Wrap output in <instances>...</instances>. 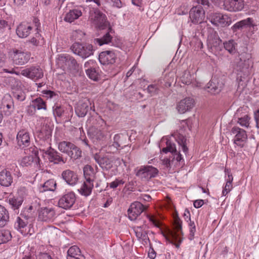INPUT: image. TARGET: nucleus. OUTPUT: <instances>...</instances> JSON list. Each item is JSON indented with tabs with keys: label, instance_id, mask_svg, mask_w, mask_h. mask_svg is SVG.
Returning <instances> with one entry per match:
<instances>
[{
	"label": "nucleus",
	"instance_id": "1",
	"mask_svg": "<svg viewBox=\"0 0 259 259\" xmlns=\"http://www.w3.org/2000/svg\"><path fill=\"white\" fill-rule=\"evenodd\" d=\"M53 130L52 126L46 123L44 124L40 130L37 132L36 141L39 146V148L50 147L51 145Z\"/></svg>",
	"mask_w": 259,
	"mask_h": 259
},
{
	"label": "nucleus",
	"instance_id": "2",
	"mask_svg": "<svg viewBox=\"0 0 259 259\" xmlns=\"http://www.w3.org/2000/svg\"><path fill=\"white\" fill-rule=\"evenodd\" d=\"M72 52L82 59H86L93 55V46L89 44L74 42L71 47Z\"/></svg>",
	"mask_w": 259,
	"mask_h": 259
},
{
	"label": "nucleus",
	"instance_id": "3",
	"mask_svg": "<svg viewBox=\"0 0 259 259\" xmlns=\"http://www.w3.org/2000/svg\"><path fill=\"white\" fill-rule=\"evenodd\" d=\"M222 39L217 32L212 31L207 37V46L209 50L215 55L219 54L223 49Z\"/></svg>",
	"mask_w": 259,
	"mask_h": 259
},
{
	"label": "nucleus",
	"instance_id": "4",
	"mask_svg": "<svg viewBox=\"0 0 259 259\" xmlns=\"http://www.w3.org/2000/svg\"><path fill=\"white\" fill-rule=\"evenodd\" d=\"M158 170L151 165L142 166L137 170L136 175L143 181H148L158 174Z\"/></svg>",
	"mask_w": 259,
	"mask_h": 259
},
{
	"label": "nucleus",
	"instance_id": "5",
	"mask_svg": "<svg viewBox=\"0 0 259 259\" xmlns=\"http://www.w3.org/2000/svg\"><path fill=\"white\" fill-rule=\"evenodd\" d=\"M239 61L237 63L236 70L239 72L237 73V80L239 84L243 85V83L246 77L248 74L249 59L242 60L241 58H239Z\"/></svg>",
	"mask_w": 259,
	"mask_h": 259
},
{
	"label": "nucleus",
	"instance_id": "6",
	"mask_svg": "<svg viewBox=\"0 0 259 259\" xmlns=\"http://www.w3.org/2000/svg\"><path fill=\"white\" fill-rule=\"evenodd\" d=\"M39 150L48 155V158L51 162L54 164H64L66 161V159L64 158L56 150L52 148L51 146L45 148H39Z\"/></svg>",
	"mask_w": 259,
	"mask_h": 259
},
{
	"label": "nucleus",
	"instance_id": "7",
	"mask_svg": "<svg viewBox=\"0 0 259 259\" xmlns=\"http://www.w3.org/2000/svg\"><path fill=\"white\" fill-rule=\"evenodd\" d=\"M210 22L215 26H229L231 22L230 18L226 14L212 12L209 14Z\"/></svg>",
	"mask_w": 259,
	"mask_h": 259
},
{
	"label": "nucleus",
	"instance_id": "8",
	"mask_svg": "<svg viewBox=\"0 0 259 259\" xmlns=\"http://www.w3.org/2000/svg\"><path fill=\"white\" fill-rule=\"evenodd\" d=\"M10 55L13 63L18 65H22L26 63L29 61L30 56L29 53L17 49L13 50Z\"/></svg>",
	"mask_w": 259,
	"mask_h": 259
},
{
	"label": "nucleus",
	"instance_id": "9",
	"mask_svg": "<svg viewBox=\"0 0 259 259\" xmlns=\"http://www.w3.org/2000/svg\"><path fill=\"white\" fill-rule=\"evenodd\" d=\"M76 201V196L74 192H68L63 194L59 199V207L65 209H70Z\"/></svg>",
	"mask_w": 259,
	"mask_h": 259
},
{
	"label": "nucleus",
	"instance_id": "10",
	"mask_svg": "<svg viewBox=\"0 0 259 259\" xmlns=\"http://www.w3.org/2000/svg\"><path fill=\"white\" fill-rule=\"evenodd\" d=\"M20 74L31 79L36 80L44 76L42 69L38 67L31 66L21 70Z\"/></svg>",
	"mask_w": 259,
	"mask_h": 259
},
{
	"label": "nucleus",
	"instance_id": "11",
	"mask_svg": "<svg viewBox=\"0 0 259 259\" xmlns=\"http://www.w3.org/2000/svg\"><path fill=\"white\" fill-rule=\"evenodd\" d=\"M189 17L193 23H201L205 17L204 11L201 6H193L190 11Z\"/></svg>",
	"mask_w": 259,
	"mask_h": 259
},
{
	"label": "nucleus",
	"instance_id": "12",
	"mask_svg": "<svg viewBox=\"0 0 259 259\" xmlns=\"http://www.w3.org/2000/svg\"><path fill=\"white\" fill-rule=\"evenodd\" d=\"M244 6L243 0H224L222 8L229 12L241 11Z\"/></svg>",
	"mask_w": 259,
	"mask_h": 259
},
{
	"label": "nucleus",
	"instance_id": "13",
	"mask_svg": "<svg viewBox=\"0 0 259 259\" xmlns=\"http://www.w3.org/2000/svg\"><path fill=\"white\" fill-rule=\"evenodd\" d=\"M145 207L140 202L132 203L127 210L128 218L131 221L135 220L145 209Z\"/></svg>",
	"mask_w": 259,
	"mask_h": 259
},
{
	"label": "nucleus",
	"instance_id": "14",
	"mask_svg": "<svg viewBox=\"0 0 259 259\" xmlns=\"http://www.w3.org/2000/svg\"><path fill=\"white\" fill-rule=\"evenodd\" d=\"M92 109L89 99H84L80 101L75 109L76 114L79 117H84L88 112Z\"/></svg>",
	"mask_w": 259,
	"mask_h": 259
},
{
	"label": "nucleus",
	"instance_id": "15",
	"mask_svg": "<svg viewBox=\"0 0 259 259\" xmlns=\"http://www.w3.org/2000/svg\"><path fill=\"white\" fill-rule=\"evenodd\" d=\"M60 60L62 61L66 67L71 71H77L79 65L74 58L68 54H62L60 56Z\"/></svg>",
	"mask_w": 259,
	"mask_h": 259
},
{
	"label": "nucleus",
	"instance_id": "16",
	"mask_svg": "<svg viewBox=\"0 0 259 259\" xmlns=\"http://www.w3.org/2000/svg\"><path fill=\"white\" fill-rule=\"evenodd\" d=\"M93 23L100 29H104L107 25L106 16L99 10H96L94 15L91 16Z\"/></svg>",
	"mask_w": 259,
	"mask_h": 259
},
{
	"label": "nucleus",
	"instance_id": "17",
	"mask_svg": "<svg viewBox=\"0 0 259 259\" xmlns=\"http://www.w3.org/2000/svg\"><path fill=\"white\" fill-rule=\"evenodd\" d=\"M231 133L232 134L235 135L234 143L241 147H243L247 138L246 132L239 127L235 126L232 128Z\"/></svg>",
	"mask_w": 259,
	"mask_h": 259
},
{
	"label": "nucleus",
	"instance_id": "18",
	"mask_svg": "<svg viewBox=\"0 0 259 259\" xmlns=\"http://www.w3.org/2000/svg\"><path fill=\"white\" fill-rule=\"evenodd\" d=\"M174 225L176 232L171 231L168 232V237L171 240V243L177 240L179 232L182 233V221L178 214L174 217Z\"/></svg>",
	"mask_w": 259,
	"mask_h": 259
},
{
	"label": "nucleus",
	"instance_id": "19",
	"mask_svg": "<svg viewBox=\"0 0 259 259\" xmlns=\"http://www.w3.org/2000/svg\"><path fill=\"white\" fill-rule=\"evenodd\" d=\"M116 59V56L114 52L111 51L102 52L99 55V60L103 65L114 64Z\"/></svg>",
	"mask_w": 259,
	"mask_h": 259
},
{
	"label": "nucleus",
	"instance_id": "20",
	"mask_svg": "<svg viewBox=\"0 0 259 259\" xmlns=\"http://www.w3.org/2000/svg\"><path fill=\"white\" fill-rule=\"evenodd\" d=\"M194 105V100L191 98L188 97L181 100L178 103L177 109L180 113L183 114L190 111L193 107Z\"/></svg>",
	"mask_w": 259,
	"mask_h": 259
},
{
	"label": "nucleus",
	"instance_id": "21",
	"mask_svg": "<svg viewBox=\"0 0 259 259\" xmlns=\"http://www.w3.org/2000/svg\"><path fill=\"white\" fill-rule=\"evenodd\" d=\"M94 159L103 170H108L112 167L113 159L111 156H105L101 157L96 154Z\"/></svg>",
	"mask_w": 259,
	"mask_h": 259
},
{
	"label": "nucleus",
	"instance_id": "22",
	"mask_svg": "<svg viewBox=\"0 0 259 259\" xmlns=\"http://www.w3.org/2000/svg\"><path fill=\"white\" fill-rule=\"evenodd\" d=\"M55 211L52 208H41L38 211V219L44 222L52 221L55 217Z\"/></svg>",
	"mask_w": 259,
	"mask_h": 259
},
{
	"label": "nucleus",
	"instance_id": "23",
	"mask_svg": "<svg viewBox=\"0 0 259 259\" xmlns=\"http://www.w3.org/2000/svg\"><path fill=\"white\" fill-rule=\"evenodd\" d=\"M32 27L29 23H21L17 27L16 32L18 36L20 38H26L30 33Z\"/></svg>",
	"mask_w": 259,
	"mask_h": 259
},
{
	"label": "nucleus",
	"instance_id": "24",
	"mask_svg": "<svg viewBox=\"0 0 259 259\" xmlns=\"http://www.w3.org/2000/svg\"><path fill=\"white\" fill-rule=\"evenodd\" d=\"M61 176L63 179L69 185H75L78 181L77 174L70 169L64 170Z\"/></svg>",
	"mask_w": 259,
	"mask_h": 259
},
{
	"label": "nucleus",
	"instance_id": "25",
	"mask_svg": "<svg viewBox=\"0 0 259 259\" xmlns=\"http://www.w3.org/2000/svg\"><path fill=\"white\" fill-rule=\"evenodd\" d=\"M17 140L19 146L23 147H28L30 145V140L29 133L25 130L20 131L17 135Z\"/></svg>",
	"mask_w": 259,
	"mask_h": 259
},
{
	"label": "nucleus",
	"instance_id": "26",
	"mask_svg": "<svg viewBox=\"0 0 259 259\" xmlns=\"http://www.w3.org/2000/svg\"><path fill=\"white\" fill-rule=\"evenodd\" d=\"M34 22L35 23V29L37 32L35 35L29 40V42L35 46H42L45 44V40L38 32L40 23H39V20L37 19H34Z\"/></svg>",
	"mask_w": 259,
	"mask_h": 259
},
{
	"label": "nucleus",
	"instance_id": "27",
	"mask_svg": "<svg viewBox=\"0 0 259 259\" xmlns=\"http://www.w3.org/2000/svg\"><path fill=\"white\" fill-rule=\"evenodd\" d=\"M223 84L216 79H212L207 84V92L211 94H219L223 88Z\"/></svg>",
	"mask_w": 259,
	"mask_h": 259
},
{
	"label": "nucleus",
	"instance_id": "28",
	"mask_svg": "<svg viewBox=\"0 0 259 259\" xmlns=\"http://www.w3.org/2000/svg\"><path fill=\"white\" fill-rule=\"evenodd\" d=\"M13 183L11 173L5 169L0 172V185L4 187H9Z\"/></svg>",
	"mask_w": 259,
	"mask_h": 259
},
{
	"label": "nucleus",
	"instance_id": "29",
	"mask_svg": "<svg viewBox=\"0 0 259 259\" xmlns=\"http://www.w3.org/2000/svg\"><path fill=\"white\" fill-rule=\"evenodd\" d=\"M81 15L82 11L81 8H74L69 10V11L66 13L64 20L66 22L71 23L75 20L77 19Z\"/></svg>",
	"mask_w": 259,
	"mask_h": 259
},
{
	"label": "nucleus",
	"instance_id": "30",
	"mask_svg": "<svg viewBox=\"0 0 259 259\" xmlns=\"http://www.w3.org/2000/svg\"><path fill=\"white\" fill-rule=\"evenodd\" d=\"M67 259H84L80 249L76 245L70 247L67 251Z\"/></svg>",
	"mask_w": 259,
	"mask_h": 259
},
{
	"label": "nucleus",
	"instance_id": "31",
	"mask_svg": "<svg viewBox=\"0 0 259 259\" xmlns=\"http://www.w3.org/2000/svg\"><path fill=\"white\" fill-rule=\"evenodd\" d=\"M253 18H247L245 19L242 20L235 23L232 27L233 32L236 31L238 29H242L245 27H248L250 24H252Z\"/></svg>",
	"mask_w": 259,
	"mask_h": 259
},
{
	"label": "nucleus",
	"instance_id": "32",
	"mask_svg": "<svg viewBox=\"0 0 259 259\" xmlns=\"http://www.w3.org/2000/svg\"><path fill=\"white\" fill-rule=\"evenodd\" d=\"M88 135L95 141L102 140L104 137L105 133L100 128L92 127L88 131Z\"/></svg>",
	"mask_w": 259,
	"mask_h": 259
},
{
	"label": "nucleus",
	"instance_id": "33",
	"mask_svg": "<svg viewBox=\"0 0 259 259\" xmlns=\"http://www.w3.org/2000/svg\"><path fill=\"white\" fill-rule=\"evenodd\" d=\"M74 144L67 141H62L58 143V148L60 151L69 155L71 149H73Z\"/></svg>",
	"mask_w": 259,
	"mask_h": 259
},
{
	"label": "nucleus",
	"instance_id": "34",
	"mask_svg": "<svg viewBox=\"0 0 259 259\" xmlns=\"http://www.w3.org/2000/svg\"><path fill=\"white\" fill-rule=\"evenodd\" d=\"M83 170L85 181L93 183L95 179V172L93 167L90 165H86Z\"/></svg>",
	"mask_w": 259,
	"mask_h": 259
},
{
	"label": "nucleus",
	"instance_id": "35",
	"mask_svg": "<svg viewBox=\"0 0 259 259\" xmlns=\"http://www.w3.org/2000/svg\"><path fill=\"white\" fill-rule=\"evenodd\" d=\"M225 49L230 54L234 55L237 52V44L234 39H230L223 42Z\"/></svg>",
	"mask_w": 259,
	"mask_h": 259
},
{
	"label": "nucleus",
	"instance_id": "36",
	"mask_svg": "<svg viewBox=\"0 0 259 259\" xmlns=\"http://www.w3.org/2000/svg\"><path fill=\"white\" fill-rule=\"evenodd\" d=\"M9 220V213L7 209L0 204V228L5 227Z\"/></svg>",
	"mask_w": 259,
	"mask_h": 259
},
{
	"label": "nucleus",
	"instance_id": "37",
	"mask_svg": "<svg viewBox=\"0 0 259 259\" xmlns=\"http://www.w3.org/2000/svg\"><path fill=\"white\" fill-rule=\"evenodd\" d=\"M28 222L24 221L20 217H17L14 224V228L20 232L22 234L27 233L26 228Z\"/></svg>",
	"mask_w": 259,
	"mask_h": 259
},
{
	"label": "nucleus",
	"instance_id": "38",
	"mask_svg": "<svg viewBox=\"0 0 259 259\" xmlns=\"http://www.w3.org/2000/svg\"><path fill=\"white\" fill-rule=\"evenodd\" d=\"M93 186V183L85 181L78 189V191L82 195L88 196L91 194Z\"/></svg>",
	"mask_w": 259,
	"mask_h": 259
},
{
	"label": "nucleus",
	"instance_id": "39",
	"mask_svg": "<svg viewBox=\"0 0 259 259\" xmlns=\"http://www.w3.org/2000/svg\"><path fill=\"white\" fill-rule=\"evenodd\" d=\"M56 187V182L53 179H50L40 187L39 191L40 192H44L47 191H54L55 190Z\"/></svg>",
	"mask_w": 259,
	"mask_h": 259
},
{
	"label": "nucleus",
	"instance_id": "40",
	"mask_svg": "<svg viewBox=\"0 0 259 259\" xmlns=\"http://www.w3.org/2000/svg\"><path fill=\"white\" fill-rule=\"evenodd\" d=\"M85 71L87 75L90 79L95 81L98 80L99 75V68L98 67L94 65L86 69Z\"/></svg>",
	"mask_w": 259,
	"mask_h": 259
},
{
	"label": "nucleus",
	"instance_id": "41",
	"mask_svg": "<svg viewBox=\"0 0 259 259\" xmlns=\"http://www.w3.org/2000/svg\"><path fill=\"white\" fill-rule=\"evenodd\" d=\"M31 102L33 105L36 110H44L47 109V106L46 102L40 97H37L36 98L33 99Z\"/></svg>",
	"mask_w": 259,
	"mask_h": 259
},
{
	"label": "nucleus",
	"instance_id": "42",
	"mask_svg": "<svg viewBox=\"0 0 259 259\" xmlns=\"http://www.w3.org/2000/svg\"><path fill=\"white\" fill-rule=\"evenodd\" d=\"M241 110L240 109L237 110L235 114V118H237V122L241 126L247 127L249 126V117L247 114L240 117L239 113Z\"/></svg>",
	"mask_w": 259,
	"mask_h": 259
},
{
	"label": "nucleus",
	"instance_id": "43",
	"mask_svg": "<svg viewBox=\"0 0 259 259\" xmlns=\"http://www.w3.org/2000/svg\"><path fill=\"white\" fill-rule=\"evenodd\" d=\"M11 232L6 229L0 230V245L8 242L12 239Z\"/></svg>",
	"mask_w": 259,
	"mask_h": 259
},
{
	"label": "nucleus",
	"instance_id": "44",
	"mask_svg": "<svg viewBox=\"0 0 259 259\" xmlns=\"http://www.w3.org/2000/svg\"><path fill=\"white\" fill-rule=\"evenodd\" d=\"M112 37L110 34L109 32L106 33L103 37L99 38H95L94 39V43L96 45H98L99 46H101L104 44H107L109 43Z\"/></svg>",
	"mask_w": 259,
	"mask_h": 259
},
{
	"label": "nucleus",
	"instance_id": "45",
	"mask_svg": "<svg viewBox=\"0 0 259 259\" xmlns=\"http://www.w3.org/2000/svg\"><path fill=\"white\" fill-rule=\"evenodd\" d=\"M23 202V199L18 198L17 196L10 198L9 199V203L11 206V208L14 210L18 209L21 206Z\"/></svg>",
	"mask_w": 259,
	"mask_h": 259
},
{
	"label": "nucleus",
	"instance_id": "46",
	"mask_svg": "<svg viewBox=\"0 0 259 259\" xmlns=\"http://www.w3.org/2000/svg\"><path fill=\"white\" fill-rule=\"evenodd\" d=\"M11 29V23L6 20L0 18V33H8Z\"/></svg>",
	"mask_w": 259,
	"mask_h": 259
},
{
	"label": "nucleus",
	"instance_id": "47",
	"mask_svg": "<svg viewBox=\"0 0 259 259\" xmlns=\"http://www.w3.org/2000/svg\"><path fill=\"white\" fill-rule=\"evenodd\" d=\"M6 98L8 99L9 100V104H6L5 102L2 104L1 108H2L5 111H8V114H10L12 111L14 107L13 99L10 95H6Z\"/></svg>",
	"mask_w": 259,
	"mask_h": 259
},
{
	"label": "nucleus",
	"instance_id": "48",
	"mask_svg": "<svg viewBox=\"0 0 259 259\" xmlns=\"http://www.w3.org/2000/svg\"><path fill=\"white\" fill-rule=\"evenodd\" d=\"M143 228H144L143 226L138 227L137 230L135 231L136 235L139 239H142L145 241V242H147V241H149V239L146 231L143 230Z\"/></svg>",
	"mask_w": 259,
	"mask_h": 259
},
{
	"label": "nucleus",
	"instance_id": "49",
	"mask_svg": "<svg viewBox=\"0 0 259 259\" xmlns=\"http://www.w3.org/2000/svg\"><path fill=\"white\" fill-rule=\"evenodd\" d=\"M166 147L163 148L162 151L164 153H167L168 152H170L171 154L176 152L177 150L176 145L174 143H172L170 140H168L166 142Z\"/></svg>",
	"mask_w": 259,
	"mask_h": 259
},
{
	"label": "nucleus",
	"instance_id": "50",
	"mask_svg": "<svg viewBox=\"0 0 259 259\" xmlns=\"http://www.w3.org/2000/svg\"><path fill=\"white\" fill-rule=\"evenodd\" d=\"M193 79V77L188 71H185L181 77V81L183 83L190 84Z\"/></svg>",
	"mask_w": 259,
	"mask_h": 259
},
{
	"label": "nucleus",
	"instance_id": "51",
	"mask_svg": "<svg viewBox=\"0 0 259 259\" xmlns=\"http://www.w3.org/2000/svg\"><path fill=\"white\" fill-rule=\"evenodd\" d=\"M177 141L182 147L183 151L186 154L188 151V148L186 146V138L182 135H180L178 137Z\"/></svg>",
	"mask_w": 259,
	"mask_h": 259
},
{
	"label": "nucleus",
	"instance_id": "52",
	"mask_svg": "<svg viewBox=\"0 0 259 259\" xmlns=\"http://www.w3.org/2000/svg\"><path fill=\"white\" fill-rule=\"evenodd\" d=\"M147 91L151 96H153L159 93L160 91L159 87L157 84H151L148 86Z\"/></svg>",
	"mask_w": 259,
	"mask_h": 259
},
{
	"label": "nucleus",
	"instance_id": "53",
	"mask_svg": "<svg viewBox=\"0 0 259 259\" xmlns=\"http://www.w3.org/2000/svg\"><path fill=\"white\" fill-rule=\"evenodd\" d=\"M13 97L18 101H23L26 99V94L21 90H17L13 93Z\"/></svg>",
	"mask_w": 259,
	"mask_h": 259
},
{
	"label": "nucleus",
	"instance_id": "54",
	"mask_svg": "<svg viewBox=\"0 0 259 259\" xmlns=\"http://www.w3.org/2000/svg\"><path fill=\"white\" fill-rule=\"evenodd\" d=\"M71 152L69 155L71 158L77 159L81 157L82 153L81 150L75 145L73 149H71Z\"/></svg>",
	"mask_w": 259,
	"mask_h": 259
},
{
	"label": "nucleus",
	"instance_id": "55",
	"mask_svg": "<svg viewBox=\"0 0 259 259\" xmlns=\"http://www.w3.org/2000/svg\"><path fill=\"white\" fill-rule=\"evenodd\" d=\"M42 93L45 95L46 97L50 99L57 100L59 98V95L57 93L50 90H44Z\"/></svg>",
	"mask_w": 259,
	"mask_h": 259
},
{
	"label": "nucleus",
	"instance_id": "56",
	"mask_svg": "<svg viewBox=\"0 0 259 259\" xmlns=\"http://www.w3.org/2000/svg\"><path fill=\"white\" fill-rule=\"evenodd\" d=\"M33 161V156H26L21 160V164L23 166H27L30 165Z\"/></svg>",
	"mask_w": 259,
	"mask_h": 259
},
{
	"label": "nucleus",
	"instance_id": "57",
	"mask_svg": "<svg viewBox=\"0 0 259 259\" xmlns=\"http://www.w3.org/2000/svg\"><path fill=\"white\" fill-rule=\"evenodd\" d=\"M18 198H24L28 195V190L26 188L24 187H21L18 190Z\"/></svg>",
	"mask_w": 259,
	"mask_h": 259
},
{
	"label": "nucleus",
	"instance_id": "58",
	"mask_svg": "<svg viewBox=\"0 0 259 259\" xmlns=\"http://www.w3.org/2000/svg\"><path fill=\"white\" fill-rule=\"evenodd\" d=\"M189 226L190 230L189 239L192 240L194 238V234L196 232V227L194 222L190 221L189 224Z\"/></svg>",
	"mask_w": 259,
	"mask_h": 259
},
{
	"label": "nucleus",
	"instance_id": "59",
	"mask_svg": "<svg viewBox=\"0 0 259 259\" xmlns=\"http://www.w3.org/2000/svg\"><path fill=\"white\" fill-rule=\"evenodd\" d=\"M194 3H197L203 6L205 9H208L212 7L208 0H194Z\"/></svg>",
	"mask_w": 259,
	"mask_h": 259
},
{
	"label": "nucleus",
	"instance_id": "60",
	"mask_svg": "<svg viewBox=\"0 0 259 259\" xmlns=\"http://www.w3.org/2000/svg\"><path fill=\"white\" fill-rule=\"evenodd\" d=\"M36 109L34 107L33 105L30 102V105L27 106L26 107V111L28 115L32 116L35 114L36 112Z\"/></svg>",
	"mask_w": 259,
	"mask_h": 259
},
{
	"label": "nucleus",
	"instance_id": "61",
	"mask_svg": "<svg viewBox=\"0 0 259 259\" xmlns=\"http://www.w3.org/2000/svg\"><path fill=\"white\" fill-rule=\"evenodd\" d=\"M233 188L232 184L226 183L222 191V196H225Z\"/></svg>",
	"mask_w": 259,
	"mask_h": 259
},
{
	"label": "nucleus",
	"instance_id": "62",
	"mask_svg": "<svg viewBox=\"0 0 259 259\" xmlns=\"http://www.w3.org/2000/svg\"><path fill=\"white\" fill-rule=\"evenodd\" d=\"M120 138V136L119 134H116L113 138V143L111 147H113L115 150H117L118 148L120 147L119 141Z\"/></svg>",
	"mask_w": 259,
	"mask_h": 259
},
{
	"label": "nucleus",
	"instance_id": "63",
	"mask_svg": "<svg viewBox=\"0 0 259 259\" xmlns=\"http://www.w3.org/2000/svg\"><path fill=\"white\" fill-rule=\"evenodd\" d=\"M172 160H173L174 162L175 160H176L177 162H179L180 163L181 162H183L184 161L182 155L179 152H177V151H176V152L174 153L173 154H172Z\"/></svg>",
	"mask_w": 259,
	"mask_h": 259
},
{
	"label": "nucleus",
	"instance_id": "64",
	"mask_svg": "<svg viewBox=\"0 0 259 259\" xmlns=\"http://www.w3.org/2000/svg\"><path fill=\"white\" fill-rule=\"evenodd\" d=\"M225 172L226 173V175H227V176L226 177V183L232 184L233 177L232 176V174L231 173L230 170L228 169H225Z\"/></svg>",
	"mask_w": 259,
	"mask_h": 259
}]
</instances>
